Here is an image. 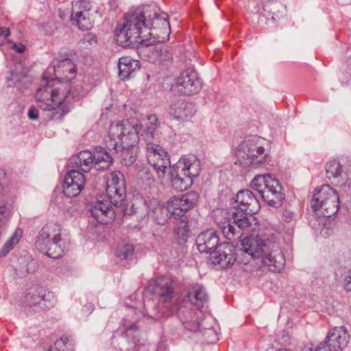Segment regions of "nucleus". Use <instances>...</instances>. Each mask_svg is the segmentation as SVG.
<instances>
[{"mask_svg": "<svg viewBox=\"0 0 351 351\" xmlns=\"http://www.w3.org/2000/svg\"><path fill=\"white\" fill-rule=\"evenodd\" d=\"M169 34L168 15L156 5H147L127 13L115 29L117 43L123 47L163 43Z\"/></svg>", "mask_w": 351, "mask_h": 351, "instance_id": "f257e3e1", "label": "nucleus"}, {"mask_svg": "<svg viewBox=\"0 0 351 351\" xmlns=\"http://www.w3.org/2000/svg\"><path fill=\"white\" fill-rule=\"evenodd\" d=\"M55 78L44 76L35 93L37 106L46 112L51 120H62L71 110L70 101L73 98L71 84L75 76L76 67L69 58L57 61L53 67Z\"/></svg>", "mask_w": 351, "mask_h": 351, "instance_id": "f03ea898", "label": "nucleus"}, {"mask_svg": "<svg viewBox=\"0 0 351 351\" xmlns=\"http://www.w3.org/2000/svg\"><path fill=\"white\" fill-rule=\"evenodd\" d=\"M234 208L231 213L217 210L215 221L225 237L230 241L239 239L244 232H250L256 226V219L252 215L260 209L256 197L250 190H241L236 195Z\"/></svg>", "mask_w": 351, "mask_h": 351, "instance_id": "7ed1b4c3", "label": "nucleus"}, {"mask_svg": "<svg viewBox=\"0 0 351 351\" xmlns=\"http://www.w3.org/2000/svg\"><path fill=\"white\" fill-rule=\"evenodd\" d=\"M241 250L262 263L272 272L280 271L285 263L284 254L276 237L250 236L241 241Z\"/></svg>", "mask_w": 351, "mask_h": 351, "instance_id": "20e7f679", "label": "nucleus"}, {"mask_svg": "<svg viewBox=\"0 0 351 351\" xmlns=\"http://www.w3.org/2000/svg\"><path fill=\"white\" fill-rule=\"evenodd\" d=\"M142 128V124L135 119H125L112 123L109 128L108 148H134L140 141L139 133Z\"/></svg>", "mask_w": 351, "mask_h": 351, "instance_id": "39448f33", "label": "nucleus"}, {"mask_svg": "<svg viewBox=\"0 0 351 351\" xmlns=\"http://www.w3.org/2000/svg\"><path fill=\"white\" fill-rule=\"evenodd\" d=\"M200 172V161L194 156H184L171 167L169 176L172 187L183 191L193 183Z\"/></svg>", "mask_w": 351, "mask_h": 351, "instance_id": "423d86ee", "label": "nucleus"}, {"mask_svg": "<svg viewBox=\"0 0 351 351\" xmlns=\"http://www.w3.org/2000/svg\"><path fill=\"white\" fill-rule=\"evenodd\" d=\"M237 162L244 167L258 168L268 160L269 154L263 145V140L257 136H248L239 144L236 152Z\"/></svg>", "mask_w": 351, "mask_h": 351, "instance_id": "0eeeda50", "label": "nucleus"}, {"mask_svg": "<svg viewBox=\"0 0 351 351\" xmlns=\"http://www.w3.org/2000/svg\"><path fill=\"white\" fill-rule=\"evenodd\" d=\"M311 204L315 215L326 220L338 211L339 197L333 188L324 184L315 190Z\"/></svg>", "mask_w": 351, "mask_h": 351, "instance_id": "6e6552de", "label": "nucleus"}, {"mask_svg": "<svg viewBox=\"0 0 351 351\" xmlns=\"http://www.w3.org/2000/svg\"><path fill=\"white\" fill-rule=\"evenodd\" d=\"M251 187L256 191L267 202L274 208H278L285 199L279 180L270 174L256 176L251 182Z\"/></svg>", "mask_w": 351, "mask_h": 351, "instance_id": "1a4fd4ad", "label": "nucleus"}, {"mask_svg": "<svg viewBox=\"0 0 351 351\" xmlns=\"http://www.w3.org/2000/svg\"><path fill=\"white\" fill-rule=\"evenodd\" d=\"M178 315L186 329L194 332H202L210 343H215L218 340L216 331L212 327L206 328L205 324L201 320L204 316L202 311L180 308Z\"/></svg>", "mask_w": 351, "mask_h": 351, "instance_id": "9d476101", "label": "nucleus"}, {"mask_svg": "<svg viewBox=\"0 0 351 351\" xmlns=\"http://www.w3.org/2000/svg\"><path fill=\"white\" fill-rule=\"evenodd\" d=\"M147 158L148 162L153 167L158 178L162 180L167 169H171L170 159L167 151L160 145L154 142L146 143Z\"/></svg>", "mask_w": 351, "mask_h": 351, "instance_id": "9b49d317", "label": "nucleus"}, {"mask_svg": "<svg viewBox=\"0 0 351 351\" xmlns=\"http://www.w3.org/2000/svg\"><path fill=\"white\" fill-rule=\"evenodd\" d=\"M98 10L92 9L91 3L86 0H79L73 3L71 23L81 30H88L92 27L95 14Z\"/></svg>", "mask_w": 351, "mask_h": 351, "instance_id": "f8f14e48", "label": "nucleus"}, {"mask_svg": "<svg viewBox=\"0 0 351 351\" xmlns=\"http://www.w3.org/2000/svg\"><path fill=\"white\" fill-rule=\"evenodd\" d=\"M326 173L331 183L347 191L351 187V171L336 160H330L326 165Z\"/></svg>", "mask_w": 351, "mask_h": 351, "instance_id": "ddd939ff", "label": "nucleus"}, {"mask_svg": "<svg viewBox=\"0 0 351 351\" xmlns=\"http://www.w3.org/2000/svg\"><path fill=\"white\" fill-rule=\"evenodd\" d=\"M198 199V193L195 191H190L171 197L167 202L166 208L172 215L180 217L193 208L197 203Z\"/></svg>", "mask_w": 351, "mask_h": 351, "instance_id": "4468645a", "label": "nucleus"}, {"mask_svg": "<svg viewBox=\"0 0 351 351\" xmlns=\"http://www.w3.org/2000/svg\"><path fill=\"white\" fill-rule=\"evenodd\" d=\"M106 195L110 204L119 206L124 201L126 191L123 174L116 171L110 174V179L107 182Z\"/></svg>", "mask_w": 351, "mask_h": 351, "instance_id": "2eb2a0df", "label": "nucleus"}, {"mask_svg": "<svg viewBox=\"0 0 351 351\" xmlns=\"http://www.w3.org/2000/svg\"><path fill=\"white\" fill-rule=\"evenodd\" d=\"M202 88V82L198 73L192 69H187L178 77L175 88L184 95L198 93Z\"/></svg>", "mask_w": 351, "mask_h": 351, "instance_id": "dca6fc26", "label": "nucleus"}, {"mask_svg": "<svg viewBox=\"0 0 351 351\" xmlns=\"http://www.w3.org/2000/svg\"><path fill=\"white\" fill-rule=\"evenodd\" d=\"M349 334L344 326L335 327L328 333L326 340L322 343L324 351H342L346 347Z\"/></svg>", "mask_w": 351, "mask_h": 351, "instance_id": "f3484780", "label": "nucleus"}, {"mask_svg": "<svg viewBox=\"0 0 351 351\" xmlns=\"http://www.w3.org/2000/svg\"><path fill=\"white\" fill-rule=\"evenodd\" d=\"M210 260L215 265L221 269H226L232 266L236 261L234 248L228 243H222L211 253Z\"/></svg>", "mask_w": 351, "mask_h": 351, "instance_id": "a211bd4d", "label": "nucleus"}, {"mask_svg": "<svg viewBox=\"0 0 351 351\" xmlns=\"http://www.w3.org/2000/svg\"><path fill=\"white\" fill-rule=\"evenodd\" d=\"M86 178L77 170L70 171L64 177L63 193L68 197H76L84 189Z\"/></svg>", "mask_w": 351, "mask_h": 351, "instance_id": "6ab92c4d", "label": "nucleus"}, {"mask_svg": "<svg viewBox=\"0 0 351 351\" xmlns=\"http://www.w3.org/2000/svg\"><path fill=\"white\" fill-rule=\"evenodd\" d=\"M147 289L149 292L160 297L166 303L171 302L174 296L171 280L167 277H159L152 280Z\"/></svg>", "mask_w": 351, "mask_h": 351, "instance_id": "aec40b11", "label": "nucleus"}, {"mask_svg": "<svg viewBox=\"0 0 351 351\" xmlns=\"http://www.w3.org/2000/svg\"><path fill=\"white\" fill-rule=\"evenodd\" d=\"M219 236L215 231L208 230L202 232L196 239V245L201 253H213L219 246Z\"/></svg>", "mask_w": 351, "mask_h": 351, "instance_id": "412c9836", "label": "nucleus"}, {"mask_svg": "<svg viewBox=\"0 0 351 351\" xmlns=\"http://www.w3.org/2000/svg\"><path fill=\"white\" fill-rule=\"evenodd\" d=\"M195 112L196 109L193 104L181 99L173 102L169 108V114L171 117L183 121L192 118Z\"/></svg>", "mask_w": 351, "mask_h": 351, "instance_id": "4be33fe9", "label": "nucleus"}, {"mask_svg": "<svg viewBox=\"0 0 351 351\" xmlns=\"http://www.w3.org/2000/svg\"><path fill=\"white\" fill-rule=\"evenodd\" d=\"M109 200L97 201L90 208L91 216L99 223L107 224L114 219V210Z\"/></svg>", "mask_w": 351, "mask_h": 351, "instance_id": "5701e85b", "label": "nucleus"}, {"mask_svg": "<svg viewBox=\"0 0 351 351\" xmlns=\"http://www.w3.org/2000/svg\"><path fill=\"white\" fill-rule=\"evenodd\" d=\"M27 73L22 65L19 64L14 69L10 71L6 78L5 84L8 87H16L19 91L25 87L27 83Z\"/></svg>", "mask_w": 351, "mask_h": 351, "instance_id": "b1692460", "label": "nucleus"}, {"mask_svg": "<svg viewBox=\"0 0 351 351\" xmlns=\"http://www.w3.org/2000/svg\"><path fill=\"white\" fill-rule=\"evenodd\" d=\"M145 126V128L141 134V138L145 143L153 142L152 140L159 137L160 123L156 115H149L147 119Z\"/></svg>", "mask_w": 351, "mask_h": 351, "instance_id": "393cba45", "label": "nucleus"}, {"mask_svg": "<svg viewBox=\"0 0 351 351\" xmlns=\"http://www.w3.org/2000/svg\"><path fill=\"white\" fill-rule=\"evenodd\" d=\"M118 66L119 76L123 80L129 79L140 69V62L130 57H122L119 58Z\"/></svg>", "mask_w": 351, "mask_h": 351, "instance_id": "a878e982", "label": "nucleus"}, {"mask_svg": "<svg viewBox=\"0 0 351 351\" xmlns=\"http://www.w3.org/2000/svg\"><path fill=\"white\" fill-rule=\"evenodd\" d=\"M62 241L58 227L54 228L51 236V241L48 246L46 255L52 258H58L60 257L63 253L62 247Z\"/></svg>", "mask_w": 351, "mask_h": 351, "instance_id": "bb28decb", "label": "nucleus"}, {"mask_svg": "<svg viewBox=\"0 0 351 351\" xmlns=\"http://www.w3.org/2000/svg\"><path fill=\"white\" fill-rule=\"evenodd\" d=\"M94 165L97 170H106L112 164V158L102 147H97L93 153Z\"/></svg>", "mask_w": 351, "mask_h": 351, "instance_id": "cd10ccee", "label": "nucleus"}, {"mask_svg": "<svg viewBox=\"0 0 351 351\" xmlns=\"http://www.w3.org/2000/svg\"><path fill=\"white\" fill-rule=\"evenodd\" d=\"M53 228L51 225L45 226L39 232L36 241L37 249L45 254H47L48 246H49L51 241Z\"/></svg>", "mask_w": 351, "mask_h": 351, "instance_id": "c85d7f7f", "label": "nucleus"}, {"mask_svg": "<svg viewBox=\"0 0 351 351\" xmlns=\"http://www.w3.org/2000/svg\"><path fill=\"white\" fill-rule=\"evenodd\" d=\"M188 298L191 304L202 307L208 301V295L204 287L200 285H195L192 287L188 293Z\"/></svg>", "mask_w": 351, "mask_h": 351, "instance_id": "c756f323", "label": "nucleus"}, {"mask_svg": "<svg viewBox=\"0 0 351 351\" xmlns=\"http://www.w3.org/2000/svg\"><path fill=\"white\" fill-rule=\"evenodd\" d=\"M73 160L84 172L88 171L94 165L93 154L88 150L80 152Z\"/></svg>", "mask_w": 351, "mask_h": 351, "instance_id": "7c9ffc66", "label": "nucleus"}, {"mask_svg": "<svg viewBox=\"0 0 351 351\" xmlns=\"http://www.w3.org/2000/svg\"><path fill=\"white\" fill-rule=\"evenodd\" d=\"M136 182L138 184L147 188L154 184L155 179L150 170L147 167L142 166L139 167L137 172Z\"/></svg>", "mask_w": 351, "mask_h": 351, "instance_id": "2f4dec72", "label": "nucleus"}, {"mask_svg": "<svg viewBox=\"0 0 351 351\" xmlns=\"http://www.w3.org/2000/svg\"><path fill=\"white\" fill-rule=\"evenodd\" d=\"M23 235V230L16 228L10 238L4 243L0 250V256H5L19 243Z\"/></svg>", "mask_w": 351, "mask_h": 351, "instance_id": "473e14b6", "label": "nucleus"}, {"mask_svg": "<svg viewBox=\"0 0 351 351\" xmlns=\"http://www.w3.org/2000/svg\"><path fill=\"white\" fill-rule=\"evenodd\" d=\"M133 315H136V317H134V319H132L131 317L125 318L123 322V328L125 330V332L128 337H132V334L137 330L138 326L136 324V321L141 315L145 316L144 312H140L139 314L137 315L134 310H132L131 313V316Z\"/></svg>", "mask_w": 351, "mask_h": 351, "instance_id": "72a5a7b5", "label": "nucleus"}, {"mask_svg": "<svg viewBox=\"0 0 351 351\" xmlns=\"http://www.w3.org/2000/svg\"><path fill=\"white\" fill-rule=\"evenodd\" d=\"M43 287H36L30 290L25 298V302L29 306H38L40 308V303L42 301Z\"/></svg>", "mask_w": 351, "mask_h": 351, "instance_id": "f704fd0d", "label": "nucleus"}, {"mask_svg": "<svg viewBox=\"0 0 351 351\" xmlns=\"http://www.w3.org/2000/svg\"><path fill=\"white\" fill-rule=\"evenodd\" d=\"M121 159V163L125 166L132 165L136 160V154L133 148L114 149Z\"/></svg>", "mask_w": 351, "mask_h": 351, "instance_id": "c9c22d12", "label": "nucleus"}, {"mask_svg": "<svg viewBox=\"0 0 351 351\" xmlns=\"http://www.w3.org/2000/svg\"><path fill=\"white\" fill-rule=\"evenodd\" d=\"M43 291L41 294L42 301L40 303V309L54 306L56 302L54 293L45 290L44 288H43Z\"/></svg>", "mask_w": 351, "mask_h": 351, "instance_id": "e433bc0d", "label": "nucleus"}, {"mask_svg": "<svg viewBox=\"0 0 351 351\" xmlns=\"http://www.w3.org/2000/svg\"><path fill=\"white\" fill-rule=\"evenodd\" d=\"M134 254V247L130 244L121 245L118 247L117 255L121 260H129Z\"/></svg>", "mask_w": 351, "mask_h": 351, "instance_id": "4c0bfd02", "label": "nucleus"}, {"mask_svg": "<svg viewBox=\"0 0 351 351\" xmlns=\"http://www.w3.org/2000/svg\"><path fill=\"white\" fill-rule=\"evenodd\" d=\"M80 43L84 48H89L96 46L97 39L96 36L93 33L86 34L83 38L80 40Z\"/></svg>", "mask_w": 351, "mask_h": 351, "instance_id": "58836bf2", "label": "nucleus"}, {"mask_svg": "<svg viewBox=\"0 0 351 351\" xmlns=\"http://www.w3.org/2000/svg\"><path fill=\"white\" fill-rule=\"evenodd\" d=\"M156 56L158 61L165 62L171 59V53L167 47L157 49L156 50Z\"/></svg>", "mask_w": 351, "mask_h": 351, "instance_id": "ea45409f", "label": "nucleus"}, {"mask_svg": "<svg viewBox=\"0 0 351 351\" xmlns=\"http://www.w3.org/2000/svg\"><path fill=\"white\" fill-rule=\"evenodd\" d=\"M279 3L277 2V0H268L265 1L263 2V10L265 12H268L272 14L271 19H274V15L277 16V14L275 13V9L278 6Z\"/></svg>", "mask_w": 351, "mask_h": 351, "instance_id": "a19ab883", "label": "nucleus"}, {"mask_svg": "<svg viewBox=\"0 0 351 351\" xmlns=\"http://www.w3.org/2000/svg\"><path fill=\"white\" fill-rule=\"evenodd\" d=\"M188 230L189 229L186 223L182 221L178 226L175 227V228L173 229V232L179 238L184 239L188 232Z\"/></svg>", "mask_w": 351, "mask_h": 351, "instance_id": "79ce46f5", "label": "nucleus"}, {"mask_svg": "<svg viewBox=\"0 0 351 351\" xmlns=\"http://www.w3.org/2000/svg\"><path fill=\"white\" fill-rule=\"evenodd\" d=\"M296 215L290 210H286L282 215V219L285 222L290 223L295 220Z\"/></svg>", "mask_w": 351, "mask_h": 351, "instance_id": "37998d69", "label": "nucleus"}, {"mask_svg": "<svg viewBox=\"0 0 351 351\" xmlns=\"http://www.w3.org/2000/svg\"><path fill=\"white\" fill-rule=\"evenodd\" d=\"M323 348L322 343L317 346H314L312 344H307L304 347L302 351H324Z\"/></svg>", "mask_w": 351, "mask_h": 351, "instance_id": "c03bdc74", "label": "nucleus"}, {"mask_svg": "<svg viewBox=\"0 0 351 351\" xmlns=\"http://www.w3.org/2000/svg\"><path fill=\"white\" fill-rule=\"evenodd\" d=\"M9 43H10L12 45V49H13L14 50H15L16 52H18L19 53H22L25 51V46L21 43H19V44H16L14 43V42L12 41H8Z\"/></svg>", "mask_w": 351, "mask_h": 351, "instance_id": "a18cd8bd", "label": "nucleus"}, {"mask_svg": "<svg viewBox=\"0 0 351 351\" xmlns=\"http://www.w3.org/2000/svg\"><path fill=\"white\" fill-rule=\"evenodd\" d=\"M343 286L347 291H351V270L344 278Z\"/></svg>", "mask_w": 351, "mask_h": 351, "instance_id": "49530a36", "label": "nucleus"}, {"mask_svg": "<svg viewBox=\"0 0 351 351\" xmlns=\"http://www.w3.org/2000/svg\"><path fill=\"white\" fill-rule=\"evenodd\" d=\"M6 183L5 174L0 169V193L4 191V186Z\"/></svg>", "mask_w": 351, "mask_h": 351, "instance_id": "de8ad7c7", "label": "nucleus"}, {"mask_svg": "<svg viewBox=\"0 0 351 351\" xmlns=\"http://www.w3.org/2000/svg\"><path fill=\"white\" fill-rule=\"evenodd\" d=\"M27 116L32 120H36L38 118V112L36 109L31 108L28 111Z\"/></svg>", "mask_w": 351, "mask_h": 351, "instance_id": "09e8293b", "label": "nucleus"}, {"mask_svg": "<svg viewBox=\"0 0 351 351\" xmlns=\"http://www.w3.org/2000/svg\"><path fill=\"white\" fill-rule=\"evenodd\" d=\"M36 270V263L30 261L27 264L25 271L27 273H33Z\"/></svg>", "mask_w": 351, "mask_h": 351, "instance_id": "8fccbe9b", "label": "nucleus"}, {"mask_svg": "<svg viewBox=\"0 0 351 351\" xmlns=\"http://www.w3.org/2000/svg\"><path fill=\"white\" fill-rule=\"evenodd\" d=\"M10 29L5 27H0V36H4L5 38L10 35Z\"/></svg>", "mask_w": 351, "mask_h": 351, "instance_id": "3c124183", "label": "nucleus"}, {"mask_svg": "<svg viewBox=\"0 0 351 351\" xmlns=\"http://www.w3.org/2000/svg\"><path fill=\"white\" fill-rule=\"evenodd\" d=\"M84 310L91 313L94 310V306L92 304H86L84 306Z\"/></svg>", "mask_w": 351, "mask_h": 351, "instance_id": "603ef678", "label": "nucleus"}, {"mask_svg": "<svg viewBox=\"0 0 351 351\" xmlns=\"http://www.w3.org/2000/svg\"><path fill=\"white\" fill-rule=\"evenodd\" d=\"M49 351H60V350H57V349H51Z\"/></svg>", "mask_w": 351, "mask_h": 351, "instance_id": "864d4df0", "label": "nucleus"}, {"mask_svg": "<svg viewBox=\"0 0 351 351\" xmlns=\"http://www.w3.org/2000/svg\"><path fill=\"white\" fill-rule=\"evenodd\" d=\"M3 208L2 207L0 206V213H3Z\"/></svg>", "mask_w": 351, "mask_h": 351, "instance_id": "5fc2aeb1", "label": "nucleus"}, {"mask_svg": "<svg viewBox=\"0 0 351 351\" xmlns=\"http://www.w3.org/2000/svg\"><path fill=\"white\" fill-rule=\"evenodd\" d=\"M50 68H48V72L50 73Z\"/></svg>", "mask_w": 351, "mask_h": 351, "instance_id": "6e6d98bb", "label": "nucleus"}]
</instances>
